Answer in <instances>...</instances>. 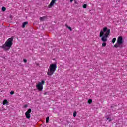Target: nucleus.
<instances>
[{
    "label": "nucleus",
    "mask_w": 127,
    "mask_h": 127,
    "mask_svg": "<svg viewBox=\"0 0 127 127\" xmlns=\"http://www.w3.org/2000/svg\"><path fill=\"white\" fill-rule=\"evenodd\" d=\"M106 119L107 121H109V122H112V119L108 116H106Z\"/></svg>",
    "instance_id": "9b49d317"
},
{
    "label": "nucleus",
    "mask_w": 127,
    "mask_h": 127,
    "mask_svg": "<svg viewBox=\"0 0 127 127\" xmlns=\"http://www.w3.org/2000/svg\"><path fill=\"white\" fill-rule=\"evenodd\" d=\"M12 41H13V38H9L5 42V44L1 46V47L5 50H8L10 49L13 44Z\"/></svg>",
    "instance_id": "f03ea898"
},
{
    "label": "nucleus",
    "mask_w": 127,
    "mask_h": 127,
    "mask_svg": "<svg viewBox=\"0 0 127 127\" xmlns=\"http://www.w3.org/2000/svg\"><path fill=\"white\" fill-rule=\"evenodd\" d=\"M27 107H28L27 104H26V105H25L24 106V108H27Z\"/></svg>",
    "instance_id": "412c9836"
},
{
    "label": "nucleus",
    "mask_w": 127,
    "mask_h": 127,
    "mask_svg": "<svg viewBox=\"0 0 127 127\" xmlns=\"http://www.w3.org/2000/svg\"><path fill=\"white\" fill-rule=\"evenodd\" d=\"M46 18V17L45 16L42 17L40 18V20H41V21H44V20H45Z\"/></svg>",
    "instance_id": "9d476101"
},
{
    "label": "nucleus",
    "mask_w": 127,
    "mask_h": 127,
    "mask_svg": "<svg viewBox=\"0 0 127 127\" xmlns=\"http://www.w3.org/2000/svg\"><path fill=\"white\" fill-rule=\"evenodd\" d=\"M123 43H124V39H123V37L119 36L117 38V42L114 45V47L115 48H121L123 45Z\"/></svg>",
    "instance_id": "20e7f679"
},
{
    "label": "nucleus",
    "mask_w": 127,
    "mask_h": 127,
    "mask_svg": "<svg viewBox=\"0 0 127 127\" xmlns=\"http://www.w3.org/2000/svg\"><path fill=\"white\" fill-rule=\"evenodd\" d=\"M27 24H28V22H24L22 24V28H24V27H25V25H27Z\"/></svg>",
    "instance_id": "1a4fd4ad"
},
{
    "label": "nucleus",
    "mask_w": 127,
    "mask_h": 127,
    "mask_svg": "<svg viewBox=\"0 0 127 127\" xmlns=\"http://www.w3.org/2000/svg\"><path fill=\"white\" fill-rule=\"evenodd\" d=\"M2 11H4L5 10H6V8H5V7H2Z\"/></svg>",
    "instance_id": "dca6fc26"
},
{
    "label": "nucleus",
    "mask_w": 127,
    "mask_h": 127,
    "mask_svg": "<svg viewBox=\"0 0 127 127\" xmlns=\"http://www.w3.org/2000/svg\"><path fill=\"white\" fill-rule=\"evenodd\" d=\"M116 38H114L112 40V43H115V42H116Z\"/></svg>",
    "instance_id": "4468645a"
},
{
    "label": "nucleus",
    "mask_w": 127,
    "mask_h": 127,
    "mask_svg": "<svg viewBox=\"0 0 127 127\" xmlns=\"http://www.w3.org/2000/svg\"><path fill=\"white\" fill-rule=\"evenodd\" d=\"M45 84V81L44 80H42L41 82H38L36 85V88L39 91H42L43 90V85Z\"/></svg>",
    "instance_id": "39448f33"
},
{
    "label": "nucleus",
    "mask_w": 127,
    "mask_h": 127,
    "mask_svg": "<svg viewBox=\"0 0 127 127\" xmlns=\"http://www.w3.org/2000/svg\"><path fill=\"white\" fill-rule=\"evenodd\" d=\"M23 61H24V62H25V63H26V62H27V60L26 59H24Z\"/></svg>",
    "instance_id": "aec40b11"
},
{
    "label": "nucleus",
    "mask_w": 127,
    "mask_h": 127,
    "mask_svg": "<svg viewBox=\"0 0 127 127\" xmlns=\"http://www.w3.org/2000/svg\"><path fill=\"white\" fill-rule=\"evenodd\" d=\"M68 28L70 29V31H72V28H71V27H68Z\"/></svg>",
    "instance_id": "4be33fe9"
},
{
    "label": "nucleus",
    "mask_w": 127,
    "mask_h": 127,
    "mask_svg": "<svg viewBox=\"0 0 127 127\" xmlns=\"http://www.w3.org/2000/svg\"><path fill=\"white\" fill-rule=\"evenodd\" d=\"M92 102H93V100H92V99H90L88 100L87 103L88 104H92Z\"/></svg>",
    "instance_id": "f8f14e48"
},
{
    "label": "nucleus",
    "mask_w": 127,
    "mask_h": 127,
    "mask_svg": "<svg viewBox=\"0 0 127 127\" xmlns=\"http://www.w3.org/2000/svg\"><path fill=\"white\" fill-rule=\"evenodd\" d=\"M106 44H106V43L104 42V43H102V46L103 47H105V46H106Z\"/></svg>",
    "instance_id": "a211bd4d"
},
{
    "label": "nucleus",
    "mask_w": 127,
    "mask_h": 127,
    "mask_svg": "<svg viewBox=\"0 0 127 127\" xmlns=\"http://www.w3.org/2000/svg\"><path fill=\"white\" fill-rule=\"evenodd\" d=\"M13 94H14V91H11L10 92V95H13Z\"/></svg>",
    "instance_id": "6ab92c4d"
},
{
    "label": "nucleus",
    "mask_w": 127,
    "mask_h": 127,
    "mask_svg": "<svg viewBox=\"0 0 127 127\" xmlns=\"http://www.w3.org/2000/svg\"><path fill=\"white\" fill-rule=\"evenodd\" d=\"M31 113V109H29L27 112L25 113L26 118L27 119H30V113Z\"/></svg>",
    "instance_id": "423d86ee"
},
{
    "label": "nucleus",
    "mask_w": 127,
    "mask_h": 127,
    "mask_svg": "<svg viewBox=\"0 0 127 127\" xmlns=\"http://www.w3.org/2000/svg\"><path fill=\"white\" fill-rule=\"evenodd\" d=\"M56 1H57V0H52L50 4L48 5V7L49 8H51V7L54 5Z\"/></svg>",
    "instance_id": "0eeeda50"
},
{
    "label": "nucleus",
    "mask_w": 127,
    "mask_h": 127,
    "mask_svg": "<svg viewBox=\"0 0 127 127\" xmlns=\"http://www.w3.org/2000/svg\"><path fill=\"white\" fill-rule=\"evenodd\" d=\"M49 122V117H47L46 118V123H48Z\"/></svg>",
    "instance_id": "ddd939ff"
},
{
    "label": "nucleus",
    "mask_w": 127,
    "mask_h": 127,
    "mask_svg": "<svg viewBox=\"0 0 127 127\" xmlns=\"http://www.w3.org/2000/svg\"><path fill=\"white\" fill-rule=\"evenodd\" d=\"M3 111H5V109H4L3 110Z\"/></svg>",
    "instance_id": "393cba45"
},
{
    "label": "nucleus",
    "mask_w": 127,
    "mask_h": 127,
    "mask_svg": "<svg viewBox=\"0 0 127 127\" xmlns=\"http://www.w3.org/2000/svg\"><path fill=\"white\" fill-rule=\"evenodd\" d=\"M74 0H70V2H73V1Z\"/></svg>",
    "instance_id": "5701e85b"
},
{
    "label": "nucleus",
    "mask_w": 127,
    "mask_h": 127,
    "mask_svg": "<svg viewBox=\"0 0 127 127\" xmlns=\"http://www.w3.org/2000/svg\"><path fill=\"white\" fill-rule=\"evenodd\" d=\"M77 116V112L75 111L73 112V117H76Z\"/></svg>",
    "instance_id": "2eb2a0df"
},
{
    "label": "nucleus",
    "mask_w": 127,
    "mask_h": 127,
    "mask_svg": "<svg viewBox=\"0 0 127 127\" xmlns=\"http://www.w3.org/2000/svg\"><path fill=\"white\" fill-rule=\"evenodd\" d=\"M3 105H8V101H7V100H4V101H3Z\"/></svg>",
    "instance_id": "6e6552de"
},
{
    "label": "nucleus",
    "mask_w": 127,
    "mask_h": 127,
    "mask_svg": "<svg viewBox=\"0 0 127 127\" xmlns=\"http://www.w3.org/2000/svg\"><path fill=\"white\" fill-rule=\"evenodd\" d=\"M56 69H57V65L56 64H50L47 72L48 76H52V75H53V74L55 73Z\"/></svg>",
    "instance_id": "7ed1b4c3"
},
{
    "label": "nucleus",
    "mask_w": 127,
    "mask_h": 127,
    "mask_svg": "<svg viewBox=\"0 0 127 127\" xmlns=\"http://www.w3.org/2000/svg\"><path fill=\"white\" fill-rule=\"evenodd\" d=\"M110 35V29L107 27H104L103 30H101L99 34L100 37H101V40L103 42H106L108 41V36Z\"/></svg>",
    "instance_id": "f257e3e1"
},
{
    "label": "nucleus",
    "mask_w": 127,
    "mask_h": 127,
    "mask_svg": "<svg viewBox=\"0 0 127 127\" xmlns=\"http://www.w3.org/2000/svg\"><path fill=\"white\" fill-rule=\"evenodd\" d=\"M46 94H47V92L45 93L44 94V95H46Z\"/></svg>",
    "instance_id": "b1692460"
},
{
    "label": "nucleus",
    "mask_w": 127,
    "mask_h": 127,
    "mask_svg": "<svg viewBox=\"0 0 127 127\" xmlns=\"http://www.w3.org/2000/svg\"><path fill=\"white\" fill-rule=\"evenodd\" d=\"M83 8H87V4H84L83 6Z\"/></svg>",
    "instance_id": "f3484780"
}]
</instances>
